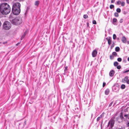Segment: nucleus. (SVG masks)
Wrapping results in <instances>:
<instances>
[{
    "mask_svg": "<svg viewBox=\"0 0 129 129\" xmlns=\"http://www.w3.org/2000/svg\"><path fill=\"white\" fill-rule=\"evenodd\" d=\"M0 11L3 14H8L10 12L11 8L10 5L7 3H3L0 4Z\"/></svg>",
    "mask_w": 129,
    "mask_h": 129,
    "instance_id": "obj_1",
    "label": "nucleus"
},
{
    "mask_svg": "<svg viewBox=\"0 0 129 129\" xmlns=\"http://www.w3.org/2000/svg\"><path fill=\"white\" fill-rule=\"evenodd\" d=\"M123 20L122 19H121L119 21V22L120 23H122L123 22Z\"/></svg>",
    "mask_w": 129,
    "mask_h": 129,
    "instance_id": "obj_32",
    "label": "nucleus"
},
{
    "mask_svg": "<svg viewBox=\"0 0 129 129\" xmlns=\"http://www.w3.org/2000/svg\"><path fill=\"white\" fill-rule=\"evenodd\" d=\"M113 102H112L109 104V106L110 107L112 105V104Z\"/></svg>",
    "mask_w": 129,
    "mask_h": 129,
    "instance_id": "obj_35",
    "label": "nucleus"
},
{
    "mask_svg": "<svg viewBox=\"0 0 129 129\" xmlns=\"http://www.w3.org/2000/svg\"><path fill=\"white\" fill-rule=\"evenodd\" d=\"M87 26H89V23H87Z\"/></svg>",
    "mask_w": 129,
    "mask_h": 129,
    "instance_id": "obj_46",
    "label": "nucleus"
},
{
    "mask_svg": "<svg viewBox=\"0 0 129 129\" xmlns=\"http://www.w3.org/2000/svg\"><path fill=\"white\" fill-rule=\"evenodd\" d=\"M120 50V48L119 47H116L115 50L116 52H118Z\"/></svg>",
    "mask_w": 129,
    "mask_h": 129,
    "instance_id": "obj_16",
    "label": "nucleus"
},
{
    "mask_svg": "<svg viewBox=\"0 0 129 129\" xmlns=\"http://www.w3.org/2000/svg\"><path fill=\"white\" fill-rule=\"evenodd\" d=\"M21 4L18 2L14 3L13 5L12 11L15 15H18L20 12V7Z\"/></svg>",
    "mask_w": 129,
    "mask_h": 129,
    "instance_id": "obj_2",
    "label": "nucleus"
},
{
    "mask_svg": "<svg viewBox=\"0 0 129 129\" xmlns=\"http://www.w3.org/2000/svg\"><path fill=\"white\" fill-rule=\"evenodd\" d=\"M67 68H68L67 67H65L64 70V71H67Z\"/></svg>",
    "mask_w": 129,
    "mask_h": 129,
    "instance_id": "obj_36",
    "label": "nucleus"
},
{
    "mask_svg": "<svg viewBox=\"0 0 129 129\" xmlns=\"http://www.w3.org/2000/svg\"><path fill=\"white\" fill-rule=\"evenodd\" d=\"M19 44V43H18L17 44H16V45H18V44Z\"/></svg>",
    "mask_w": 129,
    "mask_h": 129,
    "instance_id": "obj_50",
    "label": "nucleus"
},
{
    "mask_svg": "<svg viewBox=\"0 0 129 129\" xmlns=\"http://www.w3.org/2000/svg\"><path fill=\"white\" fill-rule=\"evenodd\" d=\"M120 118V121H118V122L119 123H120V122L122 121L123 119V116L122 113V112L120 113V117L116 118V119L117 121H118Z\"/></svg>",
    "mask_w": 129,
    "mask_h": 129,
    "instance_id": "obj_6",
    "label": "nucleus"
},
{
    "mask_svg": "<svg viewBox=\"0 0 129 129\" xmlns=\"http://www.w3.org/2000/svg\"><path fill=\"white\" fill-rule=\"evenodd\" d=\"M39 3V1H36L35 2V5L38 6Z\"/></svg>",
    "mask_w": 129,
    "mask_h": 129,
    "instance_id": "obj_15",
    "label": "nucleus"
},
{
    "mask_svg": "<svg viewBox=\"0 0 129 129\" xmlns=\"http://www.w3.org/2000/svg\"><path fill=\"white\" fill-rule=\"evenodd\" d=\"M115 73L114 71L113 70H111L109 73V76L111 77H113Z\"/></svg>",
    "mask_w": 129,
    "mask_h": 129,
    "instance_id": "obj_8",
    "label": "nucleus"
},
{
    "mask_svg": "<svg viewBox=\"0 0 129 129\" xmlns=\"http://www.w3.org/2000/svg\"><path fill=\"white\" fill-rule=\"evenodd\" d=\"M128 119H129V115H128V116L127 117H126Z\"/></svg>",
    "mask_w": 129,
    "mask_h": 129,
    "instance_id": "obj_47",
    "label": "nucleus"
},
{
    "mask_svg": "<svg viewBox=\"0 0 129 129\" xmlns=\"http://www.w3.org/2000/svg\"><path fill=\"white\" fill-rule=\"evenodd\" d=\"M112 55H111L110 56V58L111 59H112L111 58L112 57Z\"/></svg>",
    "mask_w": 129,
    "mask_h": 129,
    "instance_id": "obj_45",
    "label": "nucleus"
},
{
    "mask_svg": "<svg viewBox=\"0 0 129 129\" xmlns=\"http://www.w3.org/2000/svg\"><path fill=\"white\" fill-rule=\"evenodd\" d=\"M126 3L128 4H129V0H126Z\"/></svg>",
    "mask_w": 129,
    "mask_h": 129,
    "instance_id": "obj_41",
    "label": "nucleus"
},
{
    "mask_svg": "<svg viewBox=\"0 0 129 129\" xmlns=\"http://www.w3.org/2000/svg\"><path fill=\"white\" fill-rule=\"evenodd\" d=\"M13 14L11 15L9 17L10 21L14 25H18L21 24L22 22L21 18L19 17L13 18Z\"/></svg>",
    "mask_w": 129,
    "mask_h": 129,
    "instance_id": "obj_3",
    "label": "nucleus"
},
{
    "mask_svg": "<svg viewBox=\"0 0 129 129\" xmlns=\"http://www.w3.org/2000/svg\"><path fill=\"white\" fill-rule=\"evenodd\" d=\"M106 39L108 41V44L109 45H110L111 44V38H106Z\"/></svg>",
    "mask_w": 129,
    "mask_h": 129,
    "instance_id": "obj_10",
    "label": "nucleus"
},
{
    "mask_svg": "<svg viewBox=\"0 0 129 129\" xmlns=\"http://www.w3.org/2000/svg\"><path fill=\"white\" fill-rule=\"evenodd\" d=\"M121 40L123 43H125L126 41V39L125 37H123L122 38Z\"/></svg>",
    "mask_w": 129,
    "mask_h": 129,
    "instance_id": "obj_12",
    "label": "nucleus"
},
{
    "mask_svg": "<svg viewBox=\"0 0 129 129\" xmlns=\"http://www.w3.org/2000/svg\"><path fill=\"white\" fill-rule=\"evenodd\" d=\"M127 125L128 126H129V122L127 123Z\"/></svg>",
    "mask_w": 129,
    "mask_h": 129,
    "instance_id": "obj_44",
    "label": "nucleus"
},
{
    "mask_svg": "<svg viewBox=\"0 0 129 129\" xmlns=\"http://www.w3.org/2000/svg\"><path fill=\"white\" fill-rule=\"evenodd\" d=\"M104 115V113H103L102 114H101L100 116H99L101 118L103 117Z\"/></svg>",
    "mask_w": 129,
    "mask_h": 129,
    "instance_id": "obj_21",
    "label": "nucleus"
},
{
    "mask_svg": "<svg viewBox=\"0 0 129 129\" xmlns=\"http://www.w3.org/2000/svg\"><path fill=\"white\" fill-rule=\"evenodd\" d=\"M112 54L113 55H114L115 56H116L117 55V53L115 52H113L112 53Z\"/></svg>",
    "mask_w": 129,
    "mask_h": 129,
    "instance_id": "obj_20",
    "label": "nucleus"
},
{
    "mask_svg": "<svg viewBox=\"0 0 129 129\" xmlns=\"http://www.w3.org/2000/svg\"><path fill=\"white\" fill-rule=\"evenodd\" d=\"M125 85L123 84L121 85V88L122 89H124L125 88Z\"/></svg>",
    "mask_w": 129,
    "mask_h": 129,
    "instance_id": "obj_17",
    "label": "nucleus"
},
{
    "mask_svg": "<svg viewBox=\"0 0 129 129\" xmlns=\"http://www.w3.org/2000/svg\"><path fill=\"white\" fill-rule=\"evenodd\" d=\"M114 118H111L108 123V126L110 125V127L112 128L113 126L114 123Z\"/></svg>",
    "mask_w": 129,
    "mask_h": 129,
    "instance_id": "obj_5",
    "label": "nucleus"
},
{
    "mask_svg": "<svg viewBox=\"0 0 129 129\" xmlns=\"http://www.w3.org/2000/svg\"><path fill=\"white\" fill-rule=\"evenodd\" d=\"M26 35V33H24V34L21 37V38H23Z\"/></svg>",
    "mask_w": 129,
    "mask_h": 129,
    "instance_id": "obj_37",
    "label": "nucleus"
},
{
    "mask_svg": "<svg viewBox=\"0 0 129 129\" xmlns=\"http://www.w3.org/2000/svg\"><path fill=\"white\" fill-rule=\"evenodd\" d=\"M128 78V76L125 77L124 79L122 80V82L123 83L126 82Z\"/></svg>",
    "mask_w": 129,
    "mask_h": 129,
    "instance_id": "obj_9",
    "label": "nucleus"
},
{
    "mask_svg": "<svg viewBox=\"0 0 129 129\" xmlns=\"http://www.w3.org/2000/svg\"><path fill=\"white\" fill-rule=\"evenodd\" d=\"M83 16V18L85 19H86L88 17V16L87 15H84Z\"/></svg>",
    "mask_w": 129,
    "mask_h": 129,
    "instance_id": "obj_22",
    "label": "nucleus"
},
{
    "mask_svg": "<svg viewBox=\"0 0 129 129\" xmlns=\"http://www.w3.org/2000/svg\"><path fill=\"white\" fill-rule=\"evenodd\" d=\"M7 43V42H3V44H6Z\"/></svg>",
    "mask_w": 129,
    "mask_h": 129,
    "instance_id": "obj_43",
    "label": "nucleus"
},
{
    "mask_svg": "<svg viewBox=\"0 0 129 129\" xmlns=\"http://www.w3.org/2000/svg\"><path fill=\"white\" fill-rule=\"evenodd\" d=\"M116 11L117 12L120 13L121 12V10L119 8H117L116 9Z\"/></svg>",
    "mask_w": 129,
    "mask_h": 129,
    "instance_id": "obj_19",
    "label": "nucleus"
},
{
    "mask_svg": "<svg viewBox=\"0 0 129 129\" xmlns=\"http://www.w3.org/2000/svg\"><path fill=\"white\" fill-rule=\"evenodd\" d=\"M115 89H116V90L115 91V92H118L119 90V87L117 86H115V87L114 88V90H115Z\"/></svg>",
    "mask_w": 129,
    "mask_h": 129,
    "instance_id": "obj_14",
    "label": "nucleus"
},
{
    "mask_svg": "<svg viewBox=\"0 0 129 129\" xmlns=\"http://www.w3.org/2000/svg\"><path fill=\"white\" fill-rule=\"evenodd\" d=\"M126 83L127 84H129V79L127 80Z\"/></svg>",
    "mask_w": 129,
    "mask_h": 129,
    "instance_id": "obj_39",
    "label": "nucleus"
},
{
    "mask_svg": "<svg viewBox=\"0 0 129 129\" xmlns=\"http://www.w3.org/2000/svg\"><path fill=\"white\" fill-rule=\"evenodd\" d=\"M117 21V19L115 18H114L113 19V24L114 25H117L116 22Z\"/></svg>",
    "mask_w": 129,
    "mask_h": 129,
    "instance_id": "obj_11",
    "label": "nucleus"
},
{
    "mask_svg": "<svg viewBox=\"0 0 129 129\" xmlns=\"http://www.w3.org/2000/svg\"><path fill=\"white\" fill-rule=\"evenodd\" d=\"M106 83L105 82H104L103 84V87H104L106 85Z\"/></svg>",
    "mask_w": 129,
    "mask_h": 129,
    "instance_id": "obj_38",
    "label": "nucleus"
},
{
    "mask_svg": "<svg viewBox=\"0 0 129 129\" xmlns=\"http://www.w3.org/2000/svg\"><path fill=\"white\" fill-rule=\"evenodd\" d=\"M127 43L128 44H129V41H127Z\"/></svg>",
    "mask_w": 129,
    "mask_h": 129,
    "instance_id": "obj_48",
    "label": "nucleus"
},
{
    "mask_svg": "<svg viewBox=\"0 0 129 129\" xmlns=\"http://www.w3.org/2000/svg\"><path fill=\"white\" fill-rule=\"evenodd\" d=\"M118 129H121V128H119Z\"/></svg>",
    "mask_w": 129,
    "mask_h": 129,
    "instance_id": "obj_51",
    "label": "nucleus"
},
{
    "mask_svg": "<svg viewBox=\"0 0 129 129\" xmlns=\"http://www.w3.org/2000/svg\"><path fill=\"white\" fill-rule=\"evenodd\" d=\"M116 35L115 34H114L113 35V39L114 40H115L116 39Z\"/></svg>",
    "mask_w": 129,
    "mask_h": 129,
    "instance_id": "obj_27",
    "label": "nucleus"
},
{
    "mask_svg": "<svg viewBox=\"0 0 129 129\" xmlns=\"http://www.w3.org/2000/svg\"><path fill=\"white\" fill-rule=\"evenodd\" d=\"M109 92V89H107L105 91V93L106 95H108Z\"/></svg>",
    "mask_w": 129,
    "mask_h": 129,
    "instance_id": "obj_13",
    "label": "nucleus"
},
{
    "mask_svg": "<svg viewBox=\"0 0 129 129\" xmlns=\"http://www.w3.org/2000/svg\"><path fill=\"white\" fill-rule=\"evenodd\" d=\"M109 129H110V128H109Z\"/></svg>",
    "mask_w": 129,
    "mask_h": 129,
    "instance_id": "obj_52",
    "label": "nucleus"
},
{
    "mask_svg": "<svg viewBox=\"0 0 129 129\" xmlns=\"http://www.w3.org/2000/svg\"><path fill=\"white\" fill-rule=\"evenodd\" d=\"M114 15L116 17H118L119 15L118 14L117 12H115Z\"/></svg>",
    "mask_w": 129,
    "mask_h": 129,
    "instance_id": "obj_23",
    "label": "nucleus"
},
{
    "mask_svg": "<svg viewBox=\"0 0 129 129\" xmlns=\"http://www.w3.org/2000/svg\"><path fill=\"white\" fill-rule=\"evenodd\" d=\"M118 63L117 62L115 61L114 63V64L115 66H116L118 65Z\"/></svg>",
    "mask_w": 129,
    "mask_h": 129,
    "instance_id": "obj_18",
    "label": "nucleus"
},
{
    "mask_svg": "<svg viewBox=\"0 0 129 129\" xmlns=\"http://www.w3.org/2000/svg\"><path fill=\"white\" fill-rule=\"evenodd\" d=\"M117 68L118 69H120L121 68V66H118L117 67Z\"/></svg>",
    "mask_w": 129,
    "mask_h": 129,
    "instance_id": "obj_31",
    "label": "nucleus"
},
{
    "mask_svg": "<svg viewBox=\"0 0 129 129\" xmlns=\"http://www.w3.org/2000/svg\"><path fill=\"white\" fill-rule=\"evenodd\" d=\"M115 0H112L111 1V3H114V2L115 1Z\"/></svg>",
    "mask_w": 129,
    "mask_h": 129,
    "instance_id": "obj_40",
    "label": "nucleus"
},
{
    "mask_svg": "<svg viewBox=\"0 0 129 129\" xmlns=\"http://www.w3.org/2000/svg\"><path fill=\"white\" fill-rule=\"evenodd\" d=\"M100 118H101L99 117H98L96 119L97 121H98L100 120Z\"/></svg>",
    "mask_w": 129,
    "mask_h": 129,
    "instance_id": "obj_33",
    "label": "nucleus"
},
{
    "mask_svg": "<svg viewBox=\"0 0 129 129\" xmlns=\"http://www.w3.org/2000/svg\"><path fill=\"white\" fill-rule=\"evenodd\" d=\"M114 7V6L113 5H111L110 6V8L111 9H112Z\"/></svg>",
    "mask_w": 129,
    "mask_h": 129,
    "instance_id": "obj_24",
    "label": "nucleus"
},
{
    "mask_svg": "<svg viewBox=\"0 0 129 129\" xmlns=\"http://www.w3.org/2000/svg\"><path fill=\"white\" fill-rule=\"evenodd\" d=\"M128 116V115H124V116L125 117H126V118Z\"/></svg>",
    "mask_w": 129,
    "mask_h": 129,
    "instance_id": "obj_42",
    "label": "nucleus"
},
{
    "mask_svg": "<svg viewBox=\"0 0 129 129\" xmlns=\"http://www.w3.org/2000/svg\"><path fill=\"white\" fill-rule=\"evenodd\" d=\"M127 60L128 61H129V57L127 58Z\"/></svg>",
    "mask_w": 129,
    "mask_h": 129,
    "instance_id": "obj_49",
    "label": "nucleus"
},
{
    "mask_svg": "<svg viewBox=\"0 0 129 129\" xmlns=\"http://www.w3.org/2000/svg\"><path fill=\"white\" fill-rule=\"evenodd\" d=\"M92 23L93 24H96V21L95 20H93V21Z\"/></svg>",
    "mask_w": 129,
    "mask_h": 129,
    "instance_id": "obj_28",
    "label": "nucleus"
},
{
    "mask_svg": "<svg viewBox=\"0 0 129 129\" xmlns=\"http://www.w3.org/2000/svg\"><path fill=\"white\" fill-rule=\"evenodd\" d=\"M11 27V23L8 21L5 22L3 25V28L5 30L9 29Z\"/></svg>",
    "mask_w": 129,
    "mask_h": 129,
    "instance_id": "obj_4",
    "label": "nucleus"
},
{
    "mask_svg": "<svg viewBox=\"0 0 129 129\" xmlns=\"http://www.w3.org/2000/svg\"><path fill=\"white\" fill-rule=\"evenodd\" d=\"M121 3V2L120 1H118L117 2V4L119 5Z\"/></svg>",
    "mask_w": 129,
    "mask_h": 129,
    "instance_id": "obj_34",
    "label": "nucleus"
},
{
    "mask_svg": "<svg viewBox=\"0 0 129 129\" xmlns=\"http://www.w3.org/2000/svg\"><path fill=\"white\" fill-rule=\"evenodd\" d=\"M129 72V70H127L126 71H123V73H125L128 72Z\"/></svg>",
    "mask_w": 129,
    "mask_h": 129,
    "instance_id": "obj_30",
    "label": "nucleus"
},
{
    "mask_svg": "<svg viewBox=\"0 0 129 129\" xmlns=\"http://www.w3.org/2000/svg\"><path fill=\"white\" fill-rule=\"evenodd\" d=\"M121 6H124L125 3L124 2H122L121 3Z\"/></svg>",
    "mask_w": 129,
    "mask_h": 129,
    "instance_id": "obj_25",
    "label": "nucleus"
},
{
    "mask_svg": "<svg viewBox=\"0 0 129 129\" xmlns=\"http://www.w3.org/2000/svg\"><path fill=\"white\" fill-rule=\"evenodd\" d=\"M97 53V51L95 50H94L93 51L92 53V56L93 57H95Z\"/></svg>",
    "mask_w": 129,
    "mask_h": 129,
    "instance_id": "obj_7",
    "label": "nucleus"
},
{
    "mask_svg": "<svg viewBox=\"0 0 129 129\" xmlns=\"http://www.w3.org/2000/svg\"><path fill=\"white\" fill-rule=\"evenodd\" d=\"M114 43H113L112 44L111 46V49H112L113 48V47L114 46Z\"/></svg>",
    "mask_w": 129,
    "mask_h": 129,
    "instance_id": "obj_29",
    "label": "nucleus"
},
{
    "mask_svg": "<svg viewBox=\"0 0 129 129\" xmlns=\"http://www.w3.org/2000/svg\"><path fill=\"white\" fill-rule=\"evenodd\" d=\"M117 60L119 62H121L122 60V59L120 58H117Z\"/></svg>",
    "mask_w": 129,
    "mask_h": 129,
    "instance_id": "obj_26",
    "label": "nucleus"
}]
</instances>
